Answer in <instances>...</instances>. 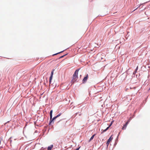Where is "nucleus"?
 I'll return each instance as SVG.
<instances>
[{"label":"nucleus","mask_w":150,"mask_h":150,"mask_svg":"<svg viewBox=\"0 0 150 150\" xmlns=\"http://www.w3.org/2000/svg\"><path fill=\"white\" fill-rule=\"evenodd\" d=\"M79 69L76 70L75 72L73 75L72 82L74 83L77 80L78 78V74Z\"/></svg>","instance_id":"f257e3e1"},{"label":"nucleus","mask_w":150,"mask_h":150,"mask_svg":"<svg viewBox=\"0 0 150 150\" xmlns=\"http://www.w3.org/2000/svg\"><path fill=\"white\" fill-rule=\"evenodd\" d=\"M52 112H53V111L52 110L50 111V121L51 123L54 120H55L56 118H57V117L61 115V113H60L59 114L57 115L56 116H55V117H54L52 119Z\"/></svg>","instance_id":"f03ea898"},{"label":"nucleus","mask_w":150,"mask_h":150,"mask_svg":"<svg viewBox=\"0 0 150 150\" xmlns=\"http://www.w3.org/2000/svg\"><path fill=\"white\" fill-rule=\"evenodd\" d=\"M66 121L64 119L61 120L58 122L57 123H59V125L61 126H64L65 125Z\"/></svg>","instance_id":"7ed1b4c3"},{"label":"nucleus","mask_w":150,"mask_h":150,"mask_svg":"<svg viewBox=\"0 0 150 150\" xmlns=\"http://www.w3.org/2000/svg\"><path fill=\"white\" fill-rule=\"evenodd\" d=\"M88 78V75L87 74L86 76L85 77L83 80V83H84V82L86 81H87Z\"/></svg>","instance_id":"20e7f679"},{"label":"nucleus","mask_w":150,"mask_h":150,"mask_svg":"<svg viewBox=\"0 0 150 150\" xmlns=\"http://www.w3.org/2000/svg\"><path fill=\"white\" fill-rule=\"evenodd\" d=\"M112 139V137H111L108 140L107 142L106 143V144L107 145V146H108V145L110 143L111 141V140Z\"/></svg>","instance_id":"39448f33"},{"label":"nucleus","mask_w":150,"mask_h":150,"mask_svg":"<svg viewBox=\"0 0 150 150\" xmlns=\"http://www.w3.org/2000/svg\"><path fill=\"white\" fill-rule=\"evenodd\" d=\"M128 123V122H127L125 125H124L123 127H122V129L123 130L125 129H126V128L127 127V126Z\"/></svg>","instance_id":"423d86ee"},{"label":"nucleus","mask_w":150,"mask_h":150,"mask_svg":"<svg viewBox=\"0 0 150 150\" xmlns=\"http://www.w3.org/2000/svg\"><path fill=\"white\" fill-rule=\"evenodd\" d=\"M53 147V145H51L50 146H49L47 148V150H51Z\"/></svg>","instance_id":"0eeeda50"},{"label":"nucleus","mask_w":150,"mask_h":150,"mask_svg":"<svg viewBox=\"0 0 150 150\" xmlns=\"http://www.w3.org/2000/svg\"><path fill=\"white\" fill-rule=\"evenodd\" d=\"M112 125V123L108 127H107L106 129H104L103 130V131L102 132V133H103V132H105L108 129V128H109V127L111 125Z\"/></svg>","instance_id":"6e6552de"},{"label":"nucleus","mask_w":150,"mask_h":150,"mask_svg":"<svg viewBox=\"0 0 150 150\" xmlns=\"http://www.w3.org/2000/svg\"><path fill=\"white\" fill-rule=\"evenodd\" d=\"M95 135V134H94L93 135V136H92L91 137L90 139L89 140V142H90L91 140H92L93 139Z\"/></svg>","instance_id":"1a4fd4ad"},{"label":"nucleus","mask_w":150,"mask_h":150,"mask_svg":"<svg viewBox=\"0 0 150 150\" xmlns=\"http://www.w3.org/2000/svg\"><path fill=\"white\" fill-rule=\"evenodd\" d=\"M52 76H51L50 77V81H49V83L50 84L51 83V81L52 79Z\"/></svg>","instance_id":"9d476101"},{"label":"nucleus","mask_w":150,"mask_h":150,"mask_svg":"<svg viewBox=\"0 0 150 150\" xmlns=\"http://www.w3.org/2000/svg\"><path fill=\"white\" fill-rule=\"evenodd\" d=\"M54 69H53L52 70V71L51 72V76H53V73H54Z\"/></svg>","instance_id":"9b49d317"},{"label":"nucleus","mask_w":150,"mask_h":150,"mask_svg":"<svg viewBox=\"0 0 150 150\" xmlns=\"http://www.w3.org/2000/svg\"><path fill=\"white\" fill-rule=\"evenodd\" d=\"M64 51H64H62L60 52H59L57 53H56V54H53V56H54V55H57V54H59V53H61V52H63Z\"/></svg>","instance_id":"f8f14e48"},{"label":"nucleus","mask_w":150,"mask_h":150,"mask_svg":"<svg viewBox=\"0 0 150 150\" xmlns=\"http://www.w3.org/2000/svg\"><path fill=\"white\" fill-rule=\"evenodd\" d=\"M66 55V54L64 55H63V56H62L60 57V58H62L64 56H65Z\"/></svg>","instance_id":"ddd939ff"},{"label":"nucleus","mask_w":150,"mask_h":150,"mask_svg":"<svg viewBox=\"0 0 150 150\" xmlns=\"http://www.w3.org/2000/svg\"><path fill=\"white\" fill-rule=\"evenodd\" d=\"M140 6V5L136 9H135V10H134L133 11H135Z\"/></svg>","instance_id":"4468645a"},{"label":"nucleus","mask_w":150,"mask_h":150,"mask_svg":"<svg viewBox=\"0 0 150 150\" xmlns=\"http://www.w3.org/2000/svg\"><path fill=\"white\" fill-rule=\"evenodd\" d=\"M79 148L80 147H79L78 148H77V149H76L75 150H79Z\"/></svg>","instance_id":"2eb2a0df"},{"label":"nucleus","mask_w":150,"mask_h":150,"mask_svg":"<svg viewBox=\"0 0 150 150\" xmlns=\"http://www.w3.org/2000/svg\"><path fill=\"white\" fill-rule=\"evenodd\" d=\"M138 69V67L137 66V68H136V71H137V70Z\"/></svg>","instance_id":"dca6fc26"}]
</instances>
